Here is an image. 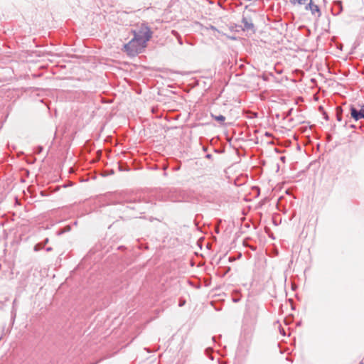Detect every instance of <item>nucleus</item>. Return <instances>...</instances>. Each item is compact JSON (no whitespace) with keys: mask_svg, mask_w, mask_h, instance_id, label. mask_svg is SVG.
<instances>
[{"mask_svg":"<svg viewBox=\"0 0 364 364\" xmlns=\"http://www.w3.org/2000/svg\"><path fill=\"white\" fill-rule=\"evenodd\" d=\"M151 36L152 31L150 28L146 24L142 23L138 31H134V38L124 45L125 50L132 55L141 53Z\"/></svg>","mask_w":364,"mask_h":364,"instance_id":"f257e3e1","label":"nucleus"},{"mask_svg":"<svg viewBox=\"0 0 364 364\" xmlns=\"http://www.w3.org/2000/svg\"><path fill=\"white\" fill-rule=\"evenodd\" d=\"M242 23L243 24L242 31L255 32V25L252 21V17L245 13H243L242 18Z\"/></svg>","mask_w":364,"mask_h":364,"instance_id":"f03ea898","label":"nucleus"},{"mask_svg":"<svg viewBox=\"0 0 364 364\" xmlns=\"http://www.w3.org/2000/svg\"><path fill=\"white\" fill-rule=\"evenodd\" d=\"M359 106L360 107V109H357L354 105L350 106V117L356 122L364 119V105Z\"/></svg>","mask_w":364,"mask_h":364,"instance_id":"7ed1b4c3","label":"nucleus"},{"mask_svg":"<svg viewBox=\"0 0 364 364\" xmlns=\"http://www.w3.org/2000/svg\"><path fill=\"white\" fill-rule=\"evenodd\" d=\"M305 9L306 10H310L313 15L317 14V17H320L321 14L319 7L314 4L312 0H310V2L306 6Z\"/></svg>","mask_w":364,"mask_h":364,"instance_id":"20e7f679","label":"nucleus"},{"mask_svg":"<svg viewBox=\"0 0 364 364\" xmlns=\"http://www.w3.org/2000/svg\"><path fill=\"white\" fill-rule=\"evenodd\" d=\"M211 117L213 118H214L216 121L219 122L220 124H223L225 120V117L221 114L214 115V114H211Z\"/></svg>","mask_w":364,"mask_h":364,"instance_id":"39448f33","label":"nucleus"},{"mask_svg":"<svg viewBox=\"0 0 364 364\" xmlns=\"http://www.w3.org/2000/svg\"><path fill=\"white\" fill-rule=\"evenodd\" d=\"M342 112L343 109L341 107H338L336 108V119L338 122H341L342 120Z\"/></svg>","mask_w":364,"mask_h":364,"instance_id":"423d86ee","label":"nucleus"},{"mask_svg":"<svg viewBox=\"0 0 364 364\" xmlns=\"http://www.w3.org/2000/svg\"><path fill=\"white\" fill-rule=\"evenodd\" d=\"M44 244H43L42 242H39V243H37L35 246H34V251L36 252H38L42 249L44 248Z\"/></svg>","mask_w":364,"mask_h":364,"instance_id":"0eeeda50","label":"nucleus"},{"mask_svg":"<svg viewBox=\"0 0 364 364\" xmlns=\"http://www.w3.org/2000/svg\"><path fill=\"white\" fill-rule=\"evenodd\" d=\"M306 1L307 0H291V3L294 4L295 2H296L299 4L302 5V4H306Z\"/></svg>","mask_w":364,"mask_h":364,"instance_id":"6e6552de","label":"nucleus"},{"mask_svg":"<svg viewBox=\"0 0 364 364\" xmlns=\"http://www.w3.org/2000/svg\"><path fill=\"white\" fill-rule=\"evenodd\" d=\"M43 146H38L36 148V154H40V153L43 151Z\"/></svg>","mask_w":364,"mask_h":364,"instance_id":"1a4fd4ad","label":"nucleus"},{"mask_svg":"<svg viewBox=\"0 0 364 364\" xmlns=\"http://www.w3.org/2000/svg\"><path fill=\"white\" fill-rule=\"evenodd\" d=\"M240 298L238 296H235L232 298V301L235 303H237L238 301H240Z\"/></svg>","mask_w":364,"mask_h":364,"instance_id":"9d476101","label":"nucleus"},{"mask_svg":"<svg viewBox=\"0 0 364 364\" xmlns=\"http://www.w3.org/2000/svg\"><path fill=\"white\" fill-rule=\"evenodd\" d=\"M49 240L48 238H46L43 242H41L43 244H44V246L48 242Z\"/></svg>","mask_w":364,"mask_h":364,"instance_id":"9b49d317","label":"nucleus"},{"mask_svg":"<svg viewBox=\"0 0 364 364\" xmlns=\"http://www.w3.org/2000/svg\"><path fill=\"white\" fill-rule=\"evenodd\" d=\"M185 304V301H180V303H179V306H182Z\"/></svg>","mask_w":364,"mask_h":364,"instance_id":"f8f14e48","label":"nucleus"},{"mask_svg":"<svg viewBox=\"0 0 364 364\" xmlns=\"http://www.w3.org/2000/svg\"><path fill=\"white\" fill-rule=\"evenodd\" d=\"M206 353H210L211 351H212V349L210 348H208L206 350H205Z\"/></svg>","mask_w":364,"mask_h":364,"instance_id":"ddd939ff","label":"nucleus"},{"mask_svg":"<svg viewBox=\"0 0 364 364\" xmlns=\"http://www.w3.org/2000/svg\"><path fill=\"white\" fill-rule=\"evenodd\" d=\"M53 250V248L51 247H48L46 248V251L47 252H50V251H52Z\"/></svg>","mask_w":364,"mask_h":364,"instance_id":"4468645a","label":"nucleus"},{"mask_svg":"<svg viewBox=\"0 0 364 364\" xmlns=\"http://www.w3.org/2000/svg\"><path fill=\"white\" fill-rule=\"evenodd\" d=\"M291 112H292V109H289L287 115V116H288V115H290V114H291Z\"/></svg>","mask_w":364,"mask_h":364,"instance_id":"2eb2a0df","label":"nucleus"},{"mask_svg":"<svg viewBox=\"0 0 364 364\" xmlns=\"http://www.w3.org/2000/svg\"><path fill=\"white\" fill-rule=\"evenodd\" d=\"M211 156H212V155H211V154H207V155H206V158H208V159H210V158H211Z\"/></svg>","mask_w":364,"mask_h":364,"instance_id":"dca6fc26","label":"nucleus"},{"mask_svg":"<svg viewBox=\"0 0 364 364\" xmlns=\"http://www.w3.org/2000/svg\"><path fill=\"white\" fill-rule=\"evenodd\" d=\"M178 43L182 45L183 43H182V41H181V38H178Z\"/></svg>","mask_w":364,"mask_h":364,"instance_id":"f3484780","label":"nucleus"},{"mask_svg":"<svg viewBox=\"0 0 364 364\" xmlns=\"http://www.w3.org/2000/svg\"><path fill=\"white\" fill-rule=\"evenodd\" d=\"M350 127L351 128H355V125H353V124H352V125H350Z\"/></svg>","mask_w":364,"mask_h":364,"instance_id":"a211bd4d","label":"nucleus"},{"mask_svg":"<svg viewBox=\"0 0 364 364\" xmlns=\"http://www.w3.org/2000/svg\"><path fill=\"white\" fill-rule=\"evenodd\" d=\"M360 364H363V363H360Z\"/></svg>","mask_w":364,"mask_h":364,"instance_id":"6ab92c4d","label":"nucleus"}]
</instances>
